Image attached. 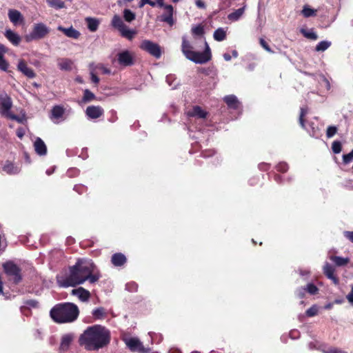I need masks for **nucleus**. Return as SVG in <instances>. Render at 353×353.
Listing matches in <instances>:
<instances>
[{"mask_svg":"<svg viewBox=\"0 0 353 353\" xmlns=\"http://www.w3.org/2000/svg\"><path fill=\"white\" fill-rule=\"evenodd\" d=\"M101 275L92 261L79 259L75 265L70 267L69 274L58 279L59 285L63 288L75 287L88 281L94 283Z\"/></svg>","mask_w":353,"mask_h":353,"instance_id":"1","label":"nucleus"},{"mask_svg":"<svg viewBox=\"0 0 353 353\" xmlns=\"http://www.w3.org/2000/svg\"><path fill=\"white\" fill-rule=\"evenodd\" d=\"M110 341V332L105 327L94 325L88 327L81 334L79 344L89 351H95L104 347Z\"/></svg>","mask_w":353,"mask_h":353,"instance_id":"2","label":"nucleus"},{"mask_svg":"<svg viewBox=\"0 0 353 353\" xmlns=\"http://www.w3.org/2000/svg\"><path fill=\"white\" fill-rule=\"evenodd\" d=\"M79 314L78 307L72 303H63L54 305L50 310V316L58 323H72Z\"/></svg>","mask_w":353,"mask_h":353,"instance_id":"3","label":"nucleus"},{"mask_svg":"<svg viewBox=\"0 0 353 353\" xmlns=\"http://www.w3.org/2000/svg\"><path fill=\"white\" fill-rule=\"evenodd\" d=\"M192 49L193 47L187 40L186 37H183L181 50L188 59L197 64L205 63L211 59V50L206 41H205V50L203 52H196Z\"/></svg>","mask_w":353,"mask_h":353,"instance_id":"4","label":"nucleus"},{"mask_svg":"<svg viewBox=\"0 0 353 353\" xmlns=\"http://www.w3.org/2000/svg\"><path fill=\"white\" fill-rule=\"evenodd\" d=\"M50 32V28L44 23H35L32 26L31 31L25 35L24 39L26 42L38 41L46 37Z\"/></svg>","mask_w":353,"mask_h":353,"instance_id":"5","label":"nucleus"},{"mask_svg":"<svg viewBox=\"0 0 353 353\" xmlns=\"http://www.w3.org/2000/svg\"><path fill=\"white\" fill-rule=\"evenodd\" d=\"M3 268L14 283L17 284L21 281V269L12 261L6 262L3 264Z\"/></svg>","mask_w":353,"mask_h":353,"instance_id":"6","label":"nucleus"},{"mask_svg":"<svg viewBox=\"0 0 353 353\" xmlns=\"http://www.w3.org/2000/svg\"><path fill=\"white\" fill-rule=\"evenodd\" d=\"M140 48L157 59L160 58L161 56V50L160 46L157 43L150 40L143 41Z\"/></svg>","mask_w":353,"mask_h":353,"instance_id":"7","label":"nucleus"},{"mask_svg":"<svg viewBox=\"0 0 353 353\" xmlns=\"http://www.w3.org/2000/svg\"><path fill=\"white\" fill-rule=\"evenodd\" d=\"M12 101L8 94L5 92L0 93V108L1 114L6 116L10 112Z\"/></svg>","mask_w":353,"mask_h":353,"instance_id":"8","label":"nucleus"},{"mask_svg":"<svg viewBox=\"0 0 353 353\" xmlns=\"http://www.w3.org/2000/svg\"><path fill=\"white\" fill-rule=\"evenodd\" d=\"M165 12L160 16V21L167 23L169 26H172L174 23L173 19L174 8L172 5H166L162 6Z\"/></svg>","mask_w":353,"mask_h":353,"instance_id":"9","label":"nucleus"},{"mask_svg":"<svg viewBox=\"0 0 353 353\" xmlns=\"http://www.w3.org/2000/svg\"><path fill=\"white\" fill-rule=\"evenodd\" d=\"M335 268L330 264L328 262H325L323 267V272L325 276L332 280L335 285H338L339 280L338 277L334 274Z\"/></svg>","mask_w":353,"mask_h":353,"instance_id":"10","label":"nucleus"},{"mask_svg":"<svg viewBox=\"0 0 353 353\" xmlns=\"http://www.w3.org/2000/svg\"><path fill=\"white\" fill-rule=\"evenodd\" d=\"M126 345L131 351L143 352L144 347L142 343L137 338H129L125 339Z\"/></svg>","mask_w":353,"mask_h":353,"instance_id":"11","label":"nucleus"},{"mask_svg":"<svg viewBox=\"0 0 353 353\" xmlns=\"http://www.w3.org/2000/svg\"><path fill=\"white\" fill-rule=\"evenodd\" d=\"M118 62L121 65L129 66L133 64L132 54L128 51L125 50L117 54Z\"/></svg>","mask_w":353,"mask_h":353,"instance_id":"12","label":"nucleus"},{"mask_svg":"<svg viewBox=\"0 0 353 353\" xmlns=\"http://www.w3.org/2000/svg\"><path fill=\"white\" fill-rule=\"evenodd\" d=\"M17 70L20 71L23 75L30 79L34 78L36 74L32 69L29 68L23 59H20L17 64Z\"/></svg>","mask_w":353,"mask_h":353,"instance_id":"13","label":"nucleus"},{"mask_svg":"<svg viewBox=\"0 0 353 353\" xmlns=\"http://www.w3.org/2000/svg\"><path fill=\"white\" fill-rule=\"evenodd\" d=\"M86 115L92 119L99 118L103 114V110L100 106L90 105L86 108Z\"/></svg>","mask_w":353,"mask_h":353,"instance_id":"14","label":"nucleus"},{"mask_svg":"<svg viewBox=\"0 0 353 353\" xmlns=\"http://www.w3.org/2000/svg\"><path fill=\"white\" fill-rule=\"evenodd\" d=\"M65 113V109L61 105H54L50 113V118L54 123H59Z\"/></svg>","mask_w":353,"mask_h":353,"instance_id":"15","label":"nucleus"},{"mask_svg":"<svg viewBox=\"0 0 353 353\" xmlns=\"http://www.w3.org/2000/svg\"><path fill=\"white\" fill-rule=\"evenodd\" d=\"M4 36L12 45L15 46H19L21 41V37L20 35L10 29L6 30Z\"/></svg>","mask_w":353,"mask_h":353,"instance_id":"16","label":"nucleus"},{"mask_svg":"<svg viewBox=\"0 0 353 353\" xmlns=\"http://www.w3.org/2000/svg\"><path fill=\"white\" fill-rule=\"evenodd\" d=\"M72 294L77 296L81 301H88L90 297V293L88 290L82 287L72 290Z\"/></svg>","mask_w":353,"mask_h":353,"instance_id":"17","label":"nucleus"},{"mask_svg":"<svg viewBox=\"0 0 353 353\" xmlns=\"http://www.w3.org/2000/svg\"><path fill=\"white\" fill-rule=\"evenodd\" d=\"M57 30L63 32L65 36H67L69 38L72 39H78L80 36V32L74 29L72 26H70V28H64L61 26H59L57 27Z\"/></svg>","mask_w":353,"mask_h":353,"instance_id":"18","label":"nucleus"},{"mask_svg":"<svg viewBox=\"0 0 353 353\" xmlns=\"http://www.w3.org/2000/svg\"><path fill=\"white\" fill-rule=\"evenodd\" d=\"M34 148L36 153L39 156H44L47 153V147L44 141L39 137H37L34 143Z\"/></svg>","mask_w":353,"mask_h":353,"instance_id":"19","label":"nucleus"},{"mask_svg":"<svg viewBox=\"0 0 353 353\" xmlns=\"http://www.w3.org/2000/svg\"><path fill=\"white\" fill-rule=\"evenodd\" d=\"M8 18L10 21L14 24L17 25L21 22L23 21V17L21 13L14 9H10L8 10Z\"/></svg>","mask_w":353,"mask_h":353,"instance_id":"20","label":"nucleus"},{"mask_svg":"<svg viewBox=\"0 0 353 353\" xmlns=\"http://www.w3.org/2000/svg\"><path fill=\"white\" fill-rule=\"evenodd\" d=\"M208 112L204 111L200 106L195 105L191 110L187 112V115L190 117H197L204 119L207 117Z\"/></svg>","mask_w":353,"mask_h":353,"instance_id":"21","label":"nucleus"},{"mask_svg":"<svg viewBox=\"0 0 353 353\" xmlns=\"http://www.w3.org/2000/svg\"><path fill=\"white\" fill-rule=\"evenodd\" d=\"M224 101L230 108L238 110L241 107V103L235 95L230 94L224 97Z\"/></svg>","mask_w":353,"mask_h":353,"instance_id":"22","label":"nucleus"},{"mask_svg":"<svg viewBox=\"0 0 353 353\" xmlns=\"http://www.w3.org/2000/svg\"><path fill=\"white\" fill-rule=\"evenodd\" d=\"M73 340V335L71 334H67L62 336L60 344V350L66 351L69 348L72 341Z\"/></svg>","mask_w":353,"mask_h":353,"instance_id":"23","label":"nucleus"},{"mask_svg":"<svg viewBox=\"0 0 353 353\" xmlns=\"http://www.w3.org/2000/svg\"><path fill=\"white\" fill-rule=\"evenodd\" d=\"M57 64L60 70L70 71L73 62L72 60L67 58H61L57 60Z\"/></svg>","mask_w":353,"mask_h":353,"instance_id":"24","label":"nucleus"},{"mask_svg":"<svg viewBox=\"0 0 353 353\" xmlns=\"http://www.w3.org/2000/svg\"><path fill=\"white\" fill-rule=\"evenodd\" d=\"M329 259L335 264L336 266L338 267L345 266L350 262V259L348 257L344 258L339 256L330 255Z\"/></svg>","mask_w":353,"mask_h":353,"instance_id":"25","label":"nucleus"},{"mask_svg":"<svg viewBox=\"0 0 353 353\" xmlns=\"http://www.w3.org/2000/svg\"><path fill=\"white\" fill-rule=\"evenodd\" d=\"M246 5H244L242 8H239L233 12L228 15V19L231 21H237L243 15L245 12Z\"/></svg>","mask_w":353,"mask_h":353,"instance_id":"26","label":"nucleus"},{"mask_svg":"<svg viewBox=\"0 0 353 353\" xmlns=\"http://www.w3.org/2000/svg\"><path fill=\"white\" fill-rule=\"evenodd\" d=\"M111 261L114 266H121L126 262V257L121 253H116L112 256Z\"/></svg>","mask_w":353,"mask_h":353,"instance_id":"27","label":"nucleus"},{"mask_svg":"<svg viewBox=\"0 0 353 353\" xmlns=\"http://www.w3.org/2000/svg\"><path fill=\"white\" fill-rule=\"evenodd\" d=\"M111 25L119 32L126 26L120 16L115 14L112 19Z\"/></svg>","mask_w":353,"mask_h":353,"instance_id":"28","label":"nucleus"},{"mask_svg":"<svg viewBox=\"0 0 353 353\" xmlns=\"http://www.w3.org/2000/svg\"><path fill=\"white\" fill-rule=\"evenodd\" d=\"M3 170L9 174H15L19 172L20 169L11 162L7 161L3 167Z\"/></svg>","mask_w":353,"mask_h":353,"instance_id":"29","label":"nucleus"},{"mask_svg":"<svg viewBox=\"0 0 353 353\" xmlns=\"http://www.w3.org/2000/svg\"><path fill=\"white\" fill-rule=\"evenodd\" d=\"M85 21L87 22L88 28L91 32H95L99 27V21L95 18L92 17H88L85 19Z\"/></svg>","mask_w":353,"mask_h":353,"instance_id":"30","label":"nucleus"},{"mask_svg":"<svg viewBox=\"0 0 353 353\" xmlns=\"http://www.w3.org/2000/svg\"><path fill=\"white\" fill-rule=\"evenodd\" d=\"M92 314L96 319H103L106 317L107 313L104 307H99L93 310Z\"/></svg>","mask_w":353,"mask_h":353,"instance_id":"31","label":"nucleus"},{"mask_svg":"<svg viewBox=\"0 0 353 353\" xmlns=\"http://www.w3.org/2000/svg\"><path fill=\"white\" fill-rule=\"evenodd\" d=\"M213 37L217 41H222L226 38V32L223 28H219L214 32Z\"/></svg>","mask_w":353,"mask_h":353,"instance_id":"32","label":"nucleus"},{"mask_svg":"<svg viewBox=\"0 0 353 353\" xmlns=\"http://www.w3.org/2000/svg\"><path fill=\"white\" fill-rule=\"evenodd\" d=\"M120 33L123 37H125L129 40H132L134 35L137 34V32L134 30L129 29L127 26H125L123 30L120 32Z\"/></svg>","mask_w":353,"mask_h":353,"instance_id":"33","label":"nucleus"},{"mask_svg":"<svg viewBox=\"0 0 353 353\" xmlns=\"http://www.w3.org/2000/svg\"><path fill=\"white\" fill-rule=\"evenodd\" d=\"M49 6L57 10L65 8V3L62 0H47Z\"/></svg>","mask_w":353,"mask_h":353,"instance_id":"34","label":"nucleus"},{"mask_svg":"<svg viewBox=\"0 0 353 353\" xmlns=\"http://www.w3.org/2000/svg\"><path fill=\"white\" fill-rule=\"evenodd\" d=\"M318 82L319 85L321 88H325L326 90L329 91L330 90L331 85L329 80L324 76L320 75L318 79Z\"/></svg>","mask_w":353,"mask_h":353,"instance_id":"35","label":"nucleus"},{"mask_svg":"<svg viewBox=\"0 0 353 353\" xmlns=\"http://www.w3.org/2000/svg\"><path fill=\"white\" fill-rule=\"evenodd\" d=\"M316 10L311 8L309 6L305 5L302 10V14L305 17H310L316 14Z\"/></svg>","mask_w":353,"mask_h":353,"instance_id":"36","label":"nucleus"},{"mask_svg":"<svg viewBox=\"0 0 353 353\" xmlns=\"http://www.w3.org/2000/svg\"><path fill=\"white\" fill-rule=\"evenodd\" d=\"M330 46V41H322L316 45L315 50L317 52H323L326 50Z\"/></svg>","mask_w":353,"mask_h":353,"instance_id":"37","label":"nucleus"},{"mask_svg":"<svg viewBox=\"0 0 353 353\" xmlns=\"http://www.w3.org/2000/svg\"><path fill=\"white\" fill-rule=\"evenodd\" d=\"M136 15L134 12L129 9H124L123 10V18L125 21L131 22L135 19Z\"/></svg>","mask_w":353,"mask_h":353,"instance_id":"38","label":"nucleus"},{"mask_svg":"<svg viewBox=\"0 0 353 353\" xmlns=\"http://www.w3.org/2000/svg\"><path fill=\"white\" fill-rule=\"evenodd\" d=\"M301 32L303 34V36L307 39L316 40L318 38L317 34L312 30H307L305 29H301Z\"/></svg>","mask_w":353,"mask_h":353,"instance_id":"39","label":"nucleus"},{"mask_svg":"<svg viewBox=\"0 0 353 353\" xmlns=\"http://www.w3.org/2000/svg\"><path fill=\"white\" fill-rule=\"evenodd\" d=\"M95 99V95L90 90L86 89L83 92V101L85 103L90 102Z\"/></svg>","mask_w":353,"mask_h":353,"instance_id":"40","label":"nucleus"},{"mask_svg":"<svg viewBox=\"0 0 353 353\" xmlns=\"http://www.w3.org/2000/svg\"><path fill=\"white\" fill-rule=\"evenodd\" d=\"M306 292L311 295H314L318 293V288L313 283H308L305 287Z\"/></svg>","mask_w":353,"mask_h":353,"instance_id":"41","label":"nucleus"},{"mask_svg":"<svg viewBox=\"0 0 353 353\" xmlns=\"http://www.w3.org/2000/svg\"><path fill=\"white\" fill-rule=\"evenodd\" d=\"M94 63H90L89 67H90V76H91V81L95 83V84H98L99 82V77L94 74Z\"/></svg>","mask_w":353,"mask_h":353,"instance_id":"42","label":"nucleus"},{"mask_svg":"<svg viewBox=\"0 0 353 353\" xmlns=\"http://www.w3.org/2000/svg\"><path fill=\"white\" fill-rule=\"evenodd\" d=\"M307 113V109L305 107H301L300 110L299 123L302 128H305L303 117Z\"/></svg>","mask_w":353,"mask_h":353,"instance_id":"43","label":"nucleus"},{"mask_svg":"<svg viewBox=\"0 0 353 353\" xmlns=\"http://www.w3.org/2000/svg\"><path fill=\"white\" fill-rule=\"evenodd\" d=\"M341 143L339 141H334L332 144V150L334 154H339L341 152Z\"/></svg>","mask_w":353,"mask_h":353,"instance_id":"44","label":"nucleus"},{"mask_svg":"<svg viewBox=\"0 0 353 353\" xmlns=\"http://www.w3.org/2000/svg\"><path fill=\"white\" fill-rule=\"evenodd\" d=\"M192 32L194 35L202 36L204 34V29L201 25H198L192 28Z\"/></svg>","mask_w":353,"mask_h":353,"instance_id":"45","label":"nucleus"},{"mask_svg":"<svg viewBox=\"0 0 353 353\" xmlns=\"http://www.w3.org/2000/svg\"><path fill=\"white\" fill-rule=\"evenodd\" d=\"M337 132V128L334 125H330L327 128L326 136L327 138L332 137Z\"/></svg>","mask_w":353,"mask_h":353,"instance_id":"46","label":"nucleus"},{"mask_svg":"<svg viewBox=\"0 0 353 353\" xmlns=\"http://www.w3.org/2000/svg\"><path fill=\"white\" fill-rule=\"evenodd\" d=\"M318 313V307L316 305H312L311 307L306 310V315L307 316H314Z\"/></svg>","mask_w":353,"mask_h":353,"instance_id":"47","label":"nucleus"},{"mask_svg":"<svg viewBox=\"0 0 353 353\" xmlns=\"http://www.w3.org/2000/svg\"><path fill=\"white\" fill-rule=\"evenodd\" d=\"M259 43L261 47L267 52L274 53V52L272 50L268 43L263 38L259 39Z\"/></svg>","mask_w":353,"mask_h":353,"instance_id":"48","label":"nucleus"},{"mask_svg":"<svg viewBox=\"0 0 353 353\" xmlns=\"http://www.w3.org/2000/svg\"><path fill=\"white\" fill-rule=\"evenodd\" d=\"M306 290L305 287H301L296 289L295 294L299 299L304 298L305 295Z\"/></svg>","mask_w":353,"mask_h":353,"instance_id":"49","label":"nucleus"},{"mask_svg":"<svg viewBox=\"0 0 353 353\" xmlns=\"http://www.w3.org/2000/svg\"><path fill=\"white\" fill-rule=\"evenodd\" d=\"M9 64L3 57H0V70L7 71Z\"/></svg>","mask_w":353,"mask_h":353,"instance_id":"50","label":"nucleus"},{"mask_svg":"<svg viewBox=\"0 0 353 353\" xmlns=\"http://www.w3.org/2000/svg\"><path fill=\"white\" fill-rule=\"evenodd\" d=\"M138 285L134 282H131L127 283L125 285V289L129 292H136L137 290Z\"/></svg>","mask_w":353,"mask_h":353,"instance_id":"51","label":"nucleus"},{"mask_svg":"<svg viewBox=\"0 0 353 353\" xmlns=\"http://www.w3.org/2000/svg\"><path fill=\"white\" fill-rule=\"evenodd\" d=\"M353 160V152L351 151L350 153L343 155V161L344 163L347 164Z\"/></svg>","mask_w":353,"mask_h":353,"instance_id":"52","label":"nucleus"},{"mask_svg":"<svg viewBox=\"0 0 353 353\" xmlns=\"http://www.w3.org/2000/svg\"><path fill=\"white\" fill-rule=\"evenodd\" d=\"M276 168L279 172H285L288 170V165L285 162H281L277 165Z\"/></svg>","mask_w":353,"mask_h":353,"instance_id":"53","label":"nucleus"},{"mask_svg":"<svg viewBox=\"0 0 353 353\" xmlns=\"http://www.w3.org/2000/svg\"><path fill=\"white\" fill-rule=\"evenodd\" d=\"M145 4H149L152 7L157 6V3L155 1H151V0H141L139 4V6L140 8L143 7Z\"/></svg>","mask_w":353,"mask_h":353,"instance_id":"54","label":"nucleus"},{"mask_svg":"<svg viewBox=\"0 0 353 353\" xmlns=\"http://www.w3.org/2000/svg\"><path fill=\"white\" fill-rule=\"evenodd\" d=\"M94 68H99V69L101 70V71L103 74H109L111 72L110 69L104 67L103 65H102V64H99L96 66L94 65Z\"/></svg>","mask_w":353,"mask_h":353,"instance_id":"55","label":"nucleus"},{"mask_svg":"<svg viewBox=\"0 0 353 353\" xmlns=\"http://www.w3.org/2000/svg\"><path fill=\"white\" fill-rule=\"evenodd\" d=\"M6 117L12 119V120H14V121H17L18 123H21L22 122V119L17 115L16 114H14L11 112H10L8 114H7L6 116Z\"/></svg>","mask_w":353,"mask_h":353,"instance_id":"56","label":"nucleus"},{"mask_svg":"<svg viewBox=\"0 0 353 353\" xmlns=\"http://www.w3.org/2000/svg\"><path fill=\"white\" fill-rule=\"evenodd\" d=\"M26 305L27 306L31 307H37L39 305V303L33 299H30L26 301Z\"/></svg>","mask_w":353,"mask_h":353,"instance_id":"57","label":"nucleus"},{"mask_svg":"<svg viewBox=\"0 0 353 353\" xmlns=\"http://www.w3.org/2000/svg\"><path fill=\"white\" fill-rule=\"evenodd\" d=\"M344 236L353 243V232L351 231H345L343 232Z\"/></svg>","mask_w":353,"mask_h":353,"instance_id":"58","label":"nucleus"},{"mask_svg":"<svg viewBox=\"0 0 353 353\" xmlns=\"http://www.w3.org/2000/svg\"><path fill=\"white\" fill-rule=\"evenodd\" d=\"M195 4L199 8L205 9V3L202 0H195Z\"/></svg>","mask_w":353,"mask_h":353,"instance_id":"59","label":"nucleus"},{"mask_svg":"<svg viewBox=\"0 0 353 353\" xmlns=\"http://www.w3.org/2000/svg\"><path fill=\"white\" fill-rule=\"evenodd\" d=\"M349 303L353 305V286L352 287L350 292L346 296Z\"/></svg>","mask_w":353,"mask_h":353,"instance_id":"60","label":"nucleus"},{"mask_svg":"<svg viewBox=\"0 0 353 353\" xmlns=\"http://www.w3.org/2000/svg\"><path fill=\"white\" fill-rule=\"evenodd\" d=\"M25 134V130L23 128H19L17 130V135L19 138L21 139Z\"/></svg>","mask_w":353,"mask_h":353,"instance_id":"61","label":"nucleus"},{"mask_svg":"<svg viewBox=\"0 0 353 353\" xmlns=\"http://www.w3.org/2000/svg\"><path fill=\"white\" fill-rule=\"evenodd\" d=\"M85 190V188L83 185H75L74 187V190H75L76 192H77L79 194H81Z\"/></svg>","mask_w":353,"mask_h":353,"instance_id":"62","label":"nucleus"},{"mask_svg":"<svg viewBox=\"0 0 353 353\" xmlns=\"http://www.w3.org/2000/svg\"><path fill=\"white\" fill-rule=\"evenodd\" d=\"M7 52L6 47L0 43V57H3L4 54Z\"/></svg>","mask_w":353,"mask_h":353,"instance_id":"63","label":"nucleus"},{"mask_svg":"<svg viewBox=\"0 0 353 353\" xmlns=\"http://www.w3.org/2000/svg\"><path fill=\"white\" fill-rule=\"evenodd\" d=\"M173 79H174V76H173V75H172V74L168 75V76L166 77V81H167V83H168L170 85H172L171 81H172Z\"/></svg>","mask_w":353,"mask_h":353,"instance_id":"64","label":"nucleus"}]
</instances>
